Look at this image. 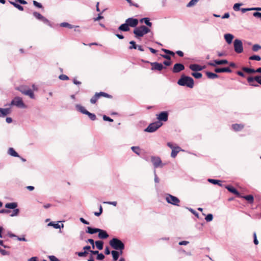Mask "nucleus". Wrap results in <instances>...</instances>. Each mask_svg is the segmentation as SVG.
<instances>
[{"instance_id":"dca6fc26","label":"nucleus","mask_w":261,"mask_h":261,"mask_svg":"<svg viewBox=\"0 0 261 261\" xmlns=\"http://www.w3.org/2000/svg\"><path fill=\"white\" fill-rule=\"evenodd\" d=\"M185 69L184 65L181 63H176L174 65L172 68L173 73H178Z\"/></svg>"},{"instance_id":"f257e3e1","label":"nucleus","mask_w":261,"mask_h":261,"mask_svg":"<svg viewBox=\"0 0 261 261\" xmlns=\"http://www.w3.org/2000/svg\"><path fill=\"white\" fill-rule=\"evenodd\" d=\"M177 84L181 86H186L190 88H193L194 85V82L191 77L182 74L178 80Z\"/></svg>"},{"instance_id":"3c124183","label":"nucleus","mask_w":261,"mask_h":261,"mask_svg":"<svg viewBox=\"0 0 261 261\" xmlns=\"http://www.w3.org/2000/svg\"><path fill=\"white\" fill-rule=\"evenodd\" d=\"M199 0H191L189 3L187 5V7H191L195 5Z\"/></svg>"},{"instance_id":"774afa93","label":"nucleus","mask_w":261,"mask_h":261,"mask_svg":"<svg viewBox=\"0 0 261 261\" xmlns=\"http://www.w3.org/2000/svg\"><path fill=\"white\" fill-rule=\"evenodd\" d=\"M190 212H191L193 214H194L196 217H198V213H197L195 210L192 209V208H187Z\"/></svg>"},{"instance_id":"b1692460","label":"nucleus","mask_w":261,"mask_h":261,"mask_svg":"<svg viewBox=\"0 0 261 261\" xmlns=\"http://www.w3.org/2000/svg\"><path fill=\"white\" fill-rule=\"evenodd\" d=\"M232 128L236 132H239L244 127V125L242 124H233L231 126Z\"/></svg>"},{"instance_id":"4d7b16f0","label":"nucleus","mask_w":261,"mask_h":261,"mask_svg":"<svg viewBox=\"0 0 261 261\" xmlns=\"http://www.w3.org/2000/svg\"><path fill=\"white\" fill-rule=\"evenodd\" d=\"M96 258L97 260H101L105 258V255L102 253H98Z\"/></svg>"},{"instance_id":"aec40b11","label":"nucleus","mask_w":261,"mask_h":261,"mask_svg":"<svg viewBox=\"0 0 261 261\" xmlns=\"http://www.w3.org/2000/svg\"><path fill=\"white\" fill-rule=\"evenodd\" d=\"M98 237L99 239H106L109 237L108 233L105 230L99 229V231H98Z\"/></svg>"},{"instance_id":"a878e982","label":"nucleus","mask_w":261,"mask_h":261,"mask_svg":"<svg viewBox=\"0 0 261 261\" xmlns=\"http://www.w3.org/2000/svg\"><path fill=\"white\" fill-rule=\"evenodd\" d=\"M99 228H93L91 227H88L87 229L86 230V232L89 234H92L98 232L99 231Z\"/></svg>"},{"instance_id":"9b49d317","label":"nucleus","mask_w":261,"mask_h":261,"mask_svg":"<svg viewBox=\"0 0 261 261\" xmlns=\"http://www.w3.org/2000/svg\"><path fill=\"white\" fill-rule=\"evenodd\" d=\"M167 145L169 147L172 149V152L171 154V156L172 158H175L177 154V153L181 150V148L178 146H174V145L171 143L168 142L167 143Z\"/></svg>"},{"instance_id":"13d9d810","label":"nucleus","mask_w":261,"mask_h":261,"mask_svg":"<svg viewBox=\"0 0 261 261\" xmlns=\"http://www.w3.org/2000/svg\"><path fill=\"white\" fill-rule=\"evenodd\" d=\"M33 5L35 7H36L38 8H42L43 7L41 3H38V2L36 1H33Z\"/></svg>"},{"instance_id":"c9c22d12","label":"nucleus","mask_w":261,"mask_h":261,"mask_svg":"<svg viewBox=\"0 0 261 261\" xmlns=\"http://www.w3.org/2000/svg\"><path fill=\"white\" fill-rule=\"evenodd\" d=\"M242 70L247 73H253L256 72L255 69L246 67H243Z\"/></svg>"},{"instance_id":"37998d69","label":"nucleus","mask_w":261,"mask_h":261,"mask_svg":"<svg viewBox=\"0 0 261 261\" xmlns=\"http://www.w3.org/2000/svg\"><path fill=\"white\" fill-rule=\"evenodd\" d=\"M86 115H88L89 118L92 121L95 120L96 119V115L93 113L89 112V111Z\"/></svg>"},{"instance_id":"412c9836","label":"nucleus","mask_w":261,"mask_h":261,"mask_svg":"<svg viewBox=\"0 0 261 261\" xmlns=\"http://www.w3.org/2000/svg\"><path fill=\"white\" fill-rule=\"evenodd\" d=\"M216 73H221V72H232L231 69L229 67H223V68H216L214 69Z\"/></svg>"},{"instance_id":"7ed1b4c3","label":"nucleus","mask_w":261,"mask_h":261,"mask_svg":"<svg viewBox=\"0 0 261 261\" xmlns=\"http://www.w3.org/2000/svg\"><path fill=\"white\" fill-rule=\"evenodd\" d=\"M110 246L115 250H124V244L119 239L114 238L109 242Z\"/></svg>"},{"instance_id":"4468645a","label":"nucleus","mask_w":261,"mask_h":261,"mask_svg":"<svg viewBox=\"0 0 261 261\" xmlns=\"http://www.w3.org/2000/svg\"><path fill=\"white\" fill-rule=\"evenodd\" d=\"M168 118V113L167 111H163L157 115V119L158 121H166Z\"/></svg>"},{"instance_id":"6e6d98bb","label":"nucleus","mask_w":261,"mask_h":261,"mask_svg":"<svg viewBox=\"0 0 261 261\" xmlns=\"http://www.w3.org/2000/svg\"><path fill=\"white\" fill-rule=\"evenodd\" d=\"M59 78L62 81H66L69 80V77L65 74H61L59 75Z\"/></svg>"},{"instance_id":"a211bd4d","label":"nucleus","mask_w":261,"mask_h":261,"mask_svg":"<svg viewBox=\"0 0 261 261\" xmlns=\"http://www.w3.org/2000/svg\"><path fill=\"white\" fill-rule=\"evenodd\" d=\"M224 187L228 191L235 194L237 197H239L240 196V193L233 187L230 185H226Z\"/></svg>"},{"instance_id":"6e6552de","label":"nucleus","mask_w":261,"mask_h":261,"mask_svg":"<svg viewBox=\"0 0 261 261\" xmlns=\"http://www.w3.org/2000/svg\"><path fill=\"white\" fill-rule=\"evenodd\" d=\"M33 15L37 19L41 21L44 24L49 26L50 27H53L50 21L39 13L37 12H34L33 13Z\"/></svg>"},{"instance_id":"2eb2a0df","label":"nucleus","mask_w":261,"mask_h":261,"mask_svg":"<svg viewBox=\"0 0 261 261\" xmlns=\"http://www.w3.org/2000/svg\"><path fill=\"white\" fill-rule=\"evenodd\" d=\"M150 65H151V70H158L161 71L165 67L163 66L162 64L158 62H151Z\"/></svg>"},{"instance_id":"5fc2aeb1","label":"nucleus","mask_w":261,"mask_h":261,"mask_svg":"<svg viewBox=\"0 0 261 261\" xmlns=\"http://www.w3.org/2000/svg\"><path fill=\"white\" fill-rule=\"evenodd\" d=\"M145 19H144V22L145 23V24L148 27H151L152 23L150 21L149 18L148 17H145Z\"/></svg>"},{"instance_id":"bf43d9fd","label":"nucleus","mask_w":261,"mask_h":261,"mask_svg":"<svg viewBox=\"0 0 261 261\" xmlns=\"http://www.w3.org/2000/svg\"><path fill=\"white\" fill-rule=\"evenodd\" d=\"M102 118H103V120L104 121H109V122L113 121V119H112L111 118H110V117H108L106 115H103Z\"/></svg>"},{"instance_id":"2f4dec72","label":"nucleus","mask_w":261,"mask_h":261,"mask_svg":"<svg viewBox=\"0 0 261 261\" xmlns=\"http://www.w3.org/2000/svg\"><path fill=\"white\" fill-rule=\"evenodd\" d=\"M111 254L113 257V260L114 261H116L119 258L120 254L119 251L116 250H113L111 251Z\"/></svg>"},{"instance_id":"7c9ffc66","label":"nucleus","mask_w":261,"mask_h":261,"mask_svg":"<svg viewBox=\"0 0 261 261\" xmlns=\"http://www.w3.org/2000/svg\"><path fill=\"white\" fill-rule=\"evenodd\" d=\"M205 73L207 77L210 79H215L219 77L217 74L210 71H206Z\"/></svg>"},{"instance_id":"0eeeda50","label":"nucleus","mask_w":261,"mask_h":261,"mask_svg":"<svg viewBox=\"0 0 261 261\" xmlns=\"http://www.w3.org/2000/svg\"><path fill=\"white\" fill-rule=\"evenodd\" d=\"M165 199L166 201L170 204L174 205L179 206L180 200L176 197L170 194H166Z\"/></svg>"},{"instance_id":"ddd939ff","label":"nucleus","mask_w":261,"mask_h":261,"mask_svg":"<svg viewBox=\"0 0 261 261\" xmlns=\"http://www.w3.org/2000/svg\"><path fill=\"white\" fill-rule=\"evenodd\" d=\"M228 62L226 59L214 60L213 62H208V65L211 66L215 67L216 65L227 64Z\"/></svg>"},{"instance_id":"c85d7f7f","label":"nucleus","mask_w":261,"mask_h":261,"mask_svg":"<svg viewBox=\"0 0 261 261\" xmlns=\"http://www.w3.org/2000/svg\"><path fill=\"white\" fill-rule=\"evenodd\" d=\"M8 153L14 157H20L18 153L15 151L13 148L12 147L9 148Z\"/></svg>"},{"instance_id":"20e7f679","label":"nucleus","mask_w":261,"mask_h":261,"mask_svg":"<svg viewBox=\"0 0 261 261\" xmlns=\"http://www.w3.org/2000/svg\"><path fill=\"white\" fill-rule=\"evenodd\" d=\"M162 125V122L160 121H156L155 122L151 123L144 129V131L148 133L154 132Z\"/></svg>"},{"instance_id":"0e129e2a","label":"nucleus","mask_w":261,"mask_h":261,"mask_svg":"<svg viewBox=\"0 0 261 261\" xmlns=\"http://www.w3.org/2000/svg\"><path fill=\"white\" fill-rule=\"evenodd\" d=\"M49 259H50V261H60L58 258H57L54 255H50L48 256Z\"/></svg>"},{"instance_id":"cd10ccee","label":"nucleus","mask_w":261,"mask_h":261,"mask_svg":"<svg viewBox=\"0 0 261 261\" xmlns=\"http://www.w3.org/2000/svg\"><path fill=\"white\" fill-rule=\"evenodd\" d=\"M18 206V204L17 202H10V203H7L5 204V207L9 209H15Z\"/></svg>"},{"instance_id":"a18cd8bd","label":"nucleus","mask_w":261,"mask_h":261,"mask_svg":"<svg viewBox=\"0 0 261 261\" xmlns=\"http://www.w3.org/2000/svg\"><path fill=\"white\" fill-rule=\"evenodd\" d=\"M249 59L251 60H256L259 61L261 60V57L258 55H253L250 56L249 58Z\"/></svg>"},{"instance_id":"de8ad7c7","label":"nucleus","mask_w":261,"mask_h":261,"mask_svg":"<svg viewBox=\"0 0 261 261\" xmlns=\"http://www.w3.org/2000/svg\"><path fill=\"white\" fill-rule=\"evenodd\" d=\"M162 50L163 51H164L165 53H166L168 55H170V56H174V55H175V53L173 51H172L171 50H168V49H167L162 48Z\"/></svg>"},{"instance_id":"c03bdc74","label":"nucleus","mask_w":261,"mask_h":261,"mask_svg":"<svg viewBox=\"0 0 261 261\" xmlns=\"http://www.w3.org/2000/svg\"><path fill=\"white\" fill-rule=\"evenodd\" d=\"M242 5H243L242 3H236L233 5V9L235 11H240L241 10L240 6H241Z\"/></svg>"},{"instance_id":"ea45409f","label":"nucleus","mask_w":261,"mask_h":261,"mask_svg":"<svg viewBox=\"0 0 261 261\" xmlns=\"http://www.w3.org/2000/svg\"><path fill=\"white\" fill-rule=\"evenodd\" d=\"M129 44L131 45L128 47V48L129 49H136L137 48L138 45L136 44V42L135 41H133H133H130L129 42Z\"/></svg>"},{"instance_id":"864d4df0","label":"nucleus","mask_w":261,"mask_h":261,"mask_svg":"<svg viewBox=\"0 0 261 261\" xmlns=\"http://www.w3.org/2000/svg\"><path fill=\"white\" fill-rule=\"evenodd\" d=\"M205 219L207 222H210L213 219V215L212 214H208L205 217Z\"/></svg>"},{"instance_id":"338daca9","label":"nucleus","mask_w":261,"mask_h":261,"mask_svg":"<svg viewBox=\"0 0 261 261\" xmlns=\"http://www.w3.org/2000/svg\"><path fill=\"white\" fill-rule=\"evenodd\" d=\"M153 173H154V182L155 183H159L160 182V179L158 178V177L156 174V170L155 169L154 170Z\"/></svg>"},{"instance_id":"72a5a7b5","label":"nucleus","mask_w":261,"mask_h":261,"mask_svg":"<svg viewBox=\"0 0 261 261\" xmlns=\"http://www.w3.org/2000/svg\"><path fill=\"white\" fill-rule=\"evenodd\" d=\"M60 26L62 27L68 28L69 29H73V28H78L79 26H74L68 22H64L60 24Z\"/></svg>"},{"instance_id":"603ef678","label":"nucleus","mask_w":261,"mask_h":261,"mask_svg":"<svg viewBox=\"0 0 261 261\" xmlns=\"http://www.w3.org/2000/svg\"><path fill=\"white\" fill-rule=\"evenodd\" d=\"M48 226H53L54 228L56 229L60 228V224L58 223H54L53 222H51L48 224Z\"/></svg>"},{"instance_id":"8fccbe9b","label":"nucleus","mask_w":261,"mask_h":261,"mask_svg":"<svg viewBox=\"0 0 261 261\" xmlns=\"http://www.w3.org/2000/svg\"><path fill=\"white\" fill-rule=\"evenodd\" d=\"M19 209L18 208H15L14 209V210L13 211V212L10 215V216L11 217H15V216H17L18 215L19 213Z\"/></svg>"},{"instance_id":"6ab92c4d","label":"nucleus","mask_w":261,"mask_h":261,"mask_svg":"<svg viewBox=\"0 0 261 261\" xmlns=\"http://www.w3.org/2000/svg\"><path fill=\"white\" fill-rule=\"evenodd\" d=\"M189 68L191 70L195 72L201 71L203 69V67L197 64H191Z\"/></svg>"},{"instance_id":"393cba45","label":"nucleus","mask_w":261,"mask_h":261,"mask_svg":"<svg viewBox=\"0 0 261 261\" xmlns=\"http://www.w3.org/2000/svg\"><path fill=\"white\" fill-rule=\"evenodd\" d=\"M118 30L121 31L128 32L130 29L127 23L125 21L124 23L122 24L119 27Z\"/></svg>"},{"instance_id":"4c0bfd02","label":"nucleus","mask_w":261,"mask_h":261,"mask_svg":"<svg viewBox=\"0 0 261 261\" xmlns=\"http://www.w3.org/2000/svg\"><path fill=\"white\" fill-rule=\"evenodd\" d=\"M131 149L137 155H139L140 154V148L139 146H132Z\"/></svg>"},{"instance_id":"58836bf2","label":"nucleus","mask_w":261,"mask_h":261,"mask_svg":"<svg viewBox=\"0 0 261 261\" xmlns=\"http://www.w3.org/2000/svg\"><path fill=\"white\" fill-rule=\"evenodd\" d=\"M98 94V96L99 98L100 96H103L107 98H111L112 96L111 95L108 94L104 92H100L99 93H96Z\"/></svg>"},{"instance_id":"5701e85b","label":"nucleus","mask_w":261,"mask_h":261,"mask_svg":"<svg viewBox=\"0 0 261 261\" xmlns=\"http://www.w3.org/2000/svg\"><path fill=\"white\" fill-rule=\"evenodd\" d=\"M239 197L246 200L249 203L251 204L253 203L254 197L252 195H248L245 196H242L240 195V196Z\"/></svg>"},{"instance_id":"09e8293b","label":"nucleus","mask_w":261,"mask_h":261,"mask_svg":"<svg viewBox=\"0 0 261 261\" xmlns=\"http://www.w3.org/2000/svg\"><path fill=\"white\" fill-rule=\"evenodd\" d=\"M261 49V46L258 44H254L252 46V49L253 51H257L259 49Z\"/></svg>"},{"instance_id":"79ce46f5","label":"nucleus","mask_w":261,"mask_h":261,"mask_svg":"<svg viewBox=\"0 0 261 261\" xmlns=\"http://www.w3.org/2000/svg\"><path fill=\"white\" fill-rule=\"evenodd\" d=\"M99 98L98 94L96 93L90 99V102L92 104H94L96 102L97 99Z\"/></svg>"},{"instance_id":"69168bd1","label":"nucleus","mask_w":261,"mask_h":261,"mask_svg":"<svg viewBox=\"0 0 261 261\" xmlns=\"http://www.w3.org/2000/svg\"><path fill=\"white\" fill-rule=\"evenodd\" d=\"M0 252L3 255H6L9 254V252L8 251H6V250L3 249L1 248H0Z\"/></svg>"},{"instance_id":"4be33fe9","label":"nucleus","mask_w":261,"mask_h":261,"mask_svg":"<svg viewBox=\"0 0 261 261\" xmlns=\"http://www.w3.org/2000/svg\"><path fill=\"white\" fill-rule=\"evenodd\" d=\"M11 113L10 108H0V117H4Z\"/></svg>"},{"instance_id":"a19ab883","label":"nucleus","mask_w":261,"mask_h":261,"mask_svg":"<svg viewBox=\"0 0 261 261\" xmlns=\"http://www.w3.org/2000/svg\"><path fill=\"white\" fill-rule=\"evenodd\" d=\"M191 75L194 76L195 79H199L202 77V73L198 72H194L191 73Z\"/></svg>"},{"instance_id":"423d86ee","label":"nucleus","mask_w":261,"mask_h":261,"mask_svg":"<svg viewBox=\"0 0 261 261\" xmlns=\"http://www.w3.org/2000/svg\"><path fill=\"white\" fill-rule=\"evenodd\" d=\"M10 106H15L19 108H25L26 106L24 103L22 98L16 96L11 101Z\"/></svg>"},{"instance_id":"473e14b6","label":"nucleus","mask_w":261,"mask_h":261,"mask_svg":"<svg viewBox=\"0 0 261 261\" xmlns=\"http://www.w3.org/2000/svg\"><path fill=\"white\" fill-rule=\"evenodd\" d=\"M76 108L79 112L85 115L88 112L87 110L85 109L84 107L81 106L80 105H76Z\"/></svg>"},{"instance_id":"39448f33","label":"nucleus","mask_w":261,"mask_h":261,"mask_svg":"<svg viewBox=\"0 0 261 261\" xmlns=\"http://www.w3.org/2000/svg\"><path fill=\"white\" fill-rule=\"evenodd\" d=\"M16 89L25 95L29 96L31 98H35V95L33 91L30 88L25 86H20L17 87Z\"/></svg>"},{"instance_id":"f8f14e48","label":"nucleus","mask_w":261,"mask_h":261,"mask_svg":"<svg viewBox=\"0 0 261 261\" xmlns=\"http://www.w3.org/2000/svg\"><path fill=\"white\" fill-rule=\"evenodd\" d=\"M125 22L129 27L136 28L138 24L139 21L138 19L133 17H130L126 19Z\"/></svg>"},{"instance_id":"1a4fd4ad","label":"nucleus","mask_w":261,"mask_h":261,"mask_svg":"<svg viewBox=\"0 0 261 261\" xmlns=\"http://www.w3.org/2000/svg\"><path fill=\"white\" fill-rule=\"evenodd\" d=\"M234 50L236 53L240 54L243 51V43L241 40L236 39L233 41Z\"/></svg>"},{"instance_id":"e2e57ef3","label":"nucleus","mask_w":261,"mask_h":261,"mask_svg":"<svg viewBox=\"0 0 261 261\" xmlns=\"http://www.w3.org/2000/svg\"><path fill=\"white\" fill-rule=\"evenodd\" d=\"M253 242L255 245H258V241L257 239L256 234V232L253 233Z\"/></svg>"},{"instance_id":"052dcab7","label":"nucleus","mask_w":261,"mask_h":261,"mask_svg":"<svg viewBox=\"0 0 261 261\" xmlns=\"http://www.w3.org/2000/svg\"><path fill=\"white\" fill-rule=\"evenodd\" d=\"M86 242L89 243L90 244H91L93 249L95 248L94 241L93 239H89L86 241Z\"/></svg>"},{"instance_id":"c756f323","label":"nucleus","mask_w":261,"mask_h":261,"mask_svg":"<svg viewBox=\"0 0 261 261\" xmlns=\"http://www.w3.org/2000/svg\"><path fill=\"white\" fill-rule=\"evenodd\" d=\"M207 181L209 182H210L211 184H213L214 185H218L220 187H223V185L221 184V181L220 180L208 178L207 179Z\"/></svg>"},{"instance_id":"f704fd0d","label":"nucleus","mask_w":261,"mask_h":261,"mask_svg":"<svg viewBox=\"0 0 261 261\" xmlns=\"http://www.w3.org/2000/svg\"><path fill=\"white\" fill-rule=\"evenodd\" d=\"M95 246L98 250H102L103 247V242L102 241H96L95 242Z\"/></svg>"},{"instance_id":"9d476101","label":"nucleus","mask_w":261,"mask_h":261,"mask_svg":"<svg viewBox=\"0 0 261 261\" xmlns=\"http://www.w3.org/2000/svg\"><path fill=\"white\" fill-rule=\"evenodd\" d=\"M150 159L155 169L159 167H163L164 166V164H162V160L160 157L151 156Z\"/></svg>"},{"instance_id":"f3484780","label":"nucleus","mask_w":261,"mask_h":261,"mask_svg":"<svg viewBox=\"0 0 261 261\" xmlns=\"http://www.w3.org/2000/svg\"><path fill=\"white\" fill-rule=\"evenodd\" d=\"M247 81L249 85L252 83L254 81H256L257 83L261 85V76L256 75L254 77L249 76L247 78Z\"/></svg>"},{"instance_id":"49530a36","label":"nucleus","mask_w":261,"mask_h":261,"mask_svg":"<svg viewBox=\"0 0 261 261\" xmlns=\"http://www.w3.org/2000/svg\"><path fill=\"white\" fill-rule=\"evenodd\" d=\"M76 254L80 257H86L88 254V252L87 251L77 252Z\"/></svg>"},{"instance_id":"bb28decb","label":"nucleus","mask_w":261,"mask_h":261,"mask_svg":"<svg viewBox=\"0 0 261 261\" xmlns=\"http://www.w3.org/2000/svg\"><path fill=\"white\" fill-rule=\"evenodd\" d=\"M233 38V35L231 34H226L224 35V38L228 44L231 43Z\"/></svg>"},{"instance_id":"f03ea898","label":"nucleus","mask_w":261,"mask_h":261,"mask_svg":"<svg viewBox=\"0 0 261 261\" xmlns=\"http://www.w3.org/2000/svg\"><path fill=\"white\" fill-rule=\"evenodd\" d=\"M150 30L147 27L142 25L138 27H136L133 31V33L136 38L143 37L144 35L150 32Z\"/></svg>"},{"instance_id":"680f3d73","label":"nucleus","mask_w":261,"mask_h":261,"mask_svg":"<svg viewBox=\"0 0 261 261\" xmlns=\"http://www.w3.org/2000/svg\"><path fill=\"white\" fill-rule=\"evenodd\" d=\"M253 16L255 17L259 18L261 20V13L259 12H255L253 13Z\"/></svg>"},{"instance_id":"e433bc0d","label":"nucleus","mask_w":261,"mask_h":261,"mask_svg":"<svg viewBox=\"0 0 261 261\" xmlns=\"http://www.w3.org/2000/svg\"><path fill=\"white\" fill-rule=\"evenodd\" d=\"M10 3L14 7L18 9L20 11H23V7L21 6L20 5L17 4L16 2H10Z\"/></svg>"}]
</instances>
